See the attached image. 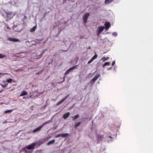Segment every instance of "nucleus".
<instances>
[{
  "instance_id": "obj_42",
  "label": "nucleus",
  "mask_w": 153,
  "mask_h": 153,
  "mask_svg": "<svg viewBox=\"0 0 153 153\" xmlns=\"http://www.w3.org/2000/svg\"><path fill=\"white\" fill-rule=\"evenodd\" d=\"M90 48H91L90 47H88V49H90Z\"/></svg>"
},
{
  "instance_id": "obj_15",
  "label": "nucleus",
  "mask_w": 153,
  "mask_h": 153,
  "mask_svg": "<svg viewBox=\"0 0 153 153\" xmlns=\"http://www.w3.org/2000/svg\"><path fill=\"white\" fill-rule=\"evenodd\" d=\"M96 81V76L93 78L90 81V83L92 84H93L94 83L95 81Z\"/></svg>"
},
{
  "instance_id": "obj_32",
  "label": "nucleus",
  "mask_w": 153,
  "mask_h": 153,
  "mask_svg": "<svg viewBox=\"0 0 153 153\" xmlns=\"http://www.w3.org/2000/svg\"><path fill=\"white\" fill-rule=\"evenodd\" d=\"M25 152L26 153H31V152L25 149Z\"/></svg>"
},
{
  "instance_id": "obj_37",
  "label": "nucleus",
  "mask_w": 153,
  "mask_h": 153,
  "mask_svg": "<svg viewBox=\"0 0 153 153\" xmlns=\"http://www.w3.org/2000/svg\"><path fill=\"white\" fill-rule=\"evenodd\" d=\"M115 63V61H113L112 62V65H114V64Z\"/></svg>"
},
{
  "instance_id": "obj_13",
  "label": "nucleus",
  "mask_w": 153,
  "mask_h": 153,
  "mask_svg": "<svg viewBox=\"0 0 153 153\" xmlns=\"http://www.w3.org/2000/svg\"><path fill=\"white\" fill-rule=\"evenodd\" d=\"M55 141V140H53L51 141H50L47 143V145L49 146L52 144L54 143Z\"/></svg>"
},
{
  "instance_id": "obj_24",
  "label": "nucleus",
  "mask_w": 153,
  "mask_h": 153,
  "mask_svg": "<svg viewBox=\"0 0 153 153\" xmlns=\"http://www.w3.org/2000/svg\"><path fill=\"white\" fill-rule=\"evenodd\" d=\"M79 117V114H77L76 115H75L74 117L73 118V119H72L73 120H75L77 119Z\"/></svg>"
},
{
  "instance_id": "obj_44",
  "label": "nucleus",
  "mask_w": 153,
  "mask_h": 153,
  "mask_svg": "<svg viewBox=\"0 0 153 153\" xmlns=\"http://www.w3.org/2000/svg\"><path fill=\"white\" fill-rule=\"evenodd\" d=\"M3 73H0V75L2 74Z\"/></svg>"
},
{
  "instance_id": "obj_21",
  "label": "nucleus",
  "mask_w": 153,
  "mask_h": 153,
  "mask_svg": "<svg viewBox=\"0 0 153 153\" xmlns=\"http://www.w3.org/2000/svg\"><path fill=\"white\" fill-rule=\"evenodd\" d=\"M109 59L108 57H103L102 58L101 60L103 61H105Z\"/></svg>"
},
{
  "instance_id": "obj_11",
  "label": "nucleus",
  "mask_w": 153,
  "mask_h": 153,
  "mask_svg": "<svg viewBox=\"0 0 153 153\" xmlns=\"http://www.w3.org/2000/svg\"><path fill=\"white\" fill-rule=\"evenodd\" d=\"M95 54L93 57L89 60L88 62V64H90L95 59H96V52L94 51Z\"/></svg>"
},
{
  "instance_id": "obj_6",
  "label": "nucleus",
  "mask_w": 153,
  "mask_h": 153,
  "mask_svg": "<svg viewBox=\"0 0 153 153\" xmlns=\"http://www.w3.org/2000/svg\"><path fill=\"white\" fill-rule=\"evenodd\" d=\"M36 145V144L34 143H32L30 145H28L26 147V148L29 150L32 149H33Z\"/></svg>"
},
{
  "instance_id": "obj_40",
  "label": "nucleus",
  "mask_w": 153,
  "mask_h": 153,
  "mask_svg": "<svg viewBox=\"0 0 153 153\" xmlns=\"http://www.w3.org/2000/svg\"><path fill=\"white\" fill-rule=\"evenodd\" d=\"M7 28L8 29H10V28H9V27H7Z\"/></svg>"
},
{
  "instance_id": "obj_31",
  "label": "nucleus",
  "mask_w": 153,
  "mask_h": 153,
  "mask_svg": "<svg viewBox=\"0 0 153 153\" xmlns=\"http://www.w3.org/2000/svg\"><path fill=\"white\" fill-rule=\"evenodd\" d=\"M22 71V69H18L15 70V71L16 72H17Z\"/></svg>"
},
{
  "instance_id": "obj_22",
  "label": "nucleus",
  "mask_w": 153,
  "mask_h": 153,
  "mask_svg": "<svg viewBox=\"0 0 153 153\" xmlns=\"http://www.w3.org/2000/svg\"><path fill=\"white\" fill-rule=\"evenodd\" d=\"M13 111V110H8L7 111H5L4 113V114H7V113H11L12 111Z\"/></svg>"
},
{
  "instance_id": "obj_18",
  "label": "nucleus",
  "mask_w": 153,
  "mask_h": 153,
  "mask_svg": "<svg viewBox=\"0 0 153 153\" xmlns=\"http://www.w3.org/2000/svg\"><path fill=\"white\" fill-rule=\"evenodd\" d=\"M27 93L26 91H23L20 94V96H22L27 95Z\"/></svg>"
},
{
  "instance_id": "obj_30",
  "label": "nucleus",
  "mask_w": 153,
  "mask_h": 153,
  "mask_svg": "<svg viewBox=\"0 0 153 153\" xmlns=\"http://www.w3.org/2000/svg\"><path fill=\"white\" fill-rule=\"evenodd\" d=\"M69 50V48H68L66 50H60V51L62 52H67Z\"/></svg>"
},
{
  "instance_id": "obj_33",
  "label": "nucleus",
  "mask_w": 153,
  "mask_h": 153,
  "mask_svg": "<svg viewBox=\"0 0 153 153\" xmlns=\"http://www.w3.org/2000/svg\"><path fill=\"white\" fill-rule=\"evenodd\" d=\"M60 136H61V134H59L56 135V136L55 137H58Z\"/></svg>"
},
{
  "instance_id": "obj_10",
  "label": "nucleus",
  "mask_w": 153,
  "mask_h": 153,
  "mask_svg": "<svg viewBox=\"0 0 153 153\" xmlns=\"http://www.w3.org/2000/svg\"><path fill=\"white\" fill-rule=\"evenodd\" d=\"M8 39L9 41L14 42H16L19 41V40L18 39L15 38L8 37Z\"/></svg>"
},
{
  "instance_id": "obj_5",
  "label": "nucleus",
  "mask_w": 153,
  "mask_h": 153,
  "mask_svg": "<svg viewBox=\"0 0 153 153\" xmlns=\"http://www.w3.org/2000/svg\"><path fill=\"white\" fill-rule=\"evenodd\" d=\"M103 139V135H98L97 138V143H100V142H102Z\"/></svg>"
},
{
  "instance_id": "obj_27",
  "label": "nucleus",
  "mask_w": 153,
  "mask_h": 153,
  "mask_svg": "<svg viewBox=\"0 0 153 153\" xmlns=\"http://www.w3.org/2000/svg\"><path fill=\"white\" fill-rule=\"evenodd\" d=\"M42 41V40L40 39H36L35 40V42L36 44H39V43L40 42H41Z\"/></svg>"
},
{
  "instance_id": "obj_25",
  "label": "nucleus",
  "mask_w": 153,
  "mask_h": 153,
  "mask_svg": "<svg viewBox=\"0 0 153 153\" xmlns=\"http://www.w3.org/2000/svg\"><path fill=\"white\" fill-rule=\"evenodd\" d=\"M110 63L108 62H105L103 65V67H104L106 65H110Z\"/></svg>"
},
{
  "instance_id": "obj_28",
  "label": "nucleus",
  "mask_w": 153,
  "mask_h": 153,
  "mask_svg": "<svg viewBox=\"0 0 153 153\" xmlns=\"http://www.w3.org/2000/svg\"><path fill=\"white\" fill-rule=\"evenodd\" d=\"M5 12L7 16L8 15H11L12 14V12H11L5 11Z\"/></svg>"
},
{
  "instance_id": "obj_48",
  "label": "nucleus",
  "mask_w": 153,
  "mask_h": 153,
  "mask_svg": "<svg viewBox=\"0 0 153 153\" xmlns=\"http://www.w3.org/2000/svg\"><path fill=\"white\" fill-rule=\"evenodd\" d=\"M30 133V131H29V132H28V133Z\"/></svg>"
},
{
  "instance_id": "obj_45",
  "label": "nucleus",
  "mask_w": 153,
  "mask_h": 153,
  "mask_svg": "<svg viewBox=\"0 0 153 153\" xmlns=\"http://www.w3.org/2000/svg\"><path fill=\"white\" fill-rule=\"evenodd\" d=\"M13 27H16V26H15V25H14V26H13Z\"/></svg>"
},
{
  "instance_id": "obj_12",
  "label": "nucleus",
  "mask_w": 153,
  "mask_h": 153,
  "mask_svg": "<svg viewBox=\"0 0 153 153\" xmlns=\"http://www.w3.org/2000/svg\"><path fill=\"white\" fill-rule=\"evenodd\" d=\"M70 113L69 112H68L64 114L63 115V117L64 119H66L70 115Z\"/></svg>"
},
{
  "instance_id": "obj_19",
  "label": "nucleus",
  "mask_w": 153,
  "mask_h": 153,
  "mask_svg": "<svg viewBox=\"0 0 153 153\" xmlns=\"http://www.w3.org/2000/svg\"><path fill=\"white\" fill-rule=\"evenodd\" d=\"M113 0H105V4H107L112 2Z\"/></svg>"
},
{
  "instance_id": "obj_39",
  "label": "nucleus",
  "mask_w": 153,
  "mask_h": 153,
  "mask_svg": "<svg viewBox=\"0 0 153 153\" xmlns=\"http://www.w3.org/2000/svg\"><path fill=\"white\" fill-rule=\"evenodd\" d=\"M108 137L110 138H112V137L111 136H109Z\"/></svg>"
},
{
  "instance_id": "obj_7",
  "label": "nucleus",
  "mask_w": 153,
  "mask_h": 153,
  "mask_svg": "<svg viewBox=\"0 0 153 153\" xmlns=\"http://www.w3.org/2000/svg\"><path fill=\"white\" fill-rule=\"evenodd\" d=\"M104 27L103 26L99 27L98 28V30L97 33V35L99 36L101 33L104 30Z\"/></svg>"
},
{
  "instance_id": "obj_2",
  "label": "nucleus",
  "mask_w": 153,
  "mask_h": 153,
  "mask_svg": "<svg viewBox=\"0 0 153 153\" xmlns=\"http://www.w3.org/2000/svg\"><path fill=\"white\" fill-rule=\"evenodd\" d=\"M77 65H76L70 68L66 71V72L65 73V74L66 75L68 74L71 71H73L74 69L76 68H77Z\"/></svg>"
},
{
  "instance_id": "obj_34",
  "label": "nucleus",
  "mask_w": 153,
  "mask_h": 153,
  "mask_svg": "<svg viewBox=\"0 0 153 153\" xmlns=\"http://www.w3.org/2000/svg\"><path fill=\"white\" fill-rule=\"evenodd\" d=\"M1 85L3 88H5L6 87V85L4 84H1Z\"/></svg>"
},
{
  "instance_id": "obj_9",
  "label": "nucleus",
  "mask_w": 153,
  "mask_h": 153,
  "mask_svg": "<svg viewBox=\"0 0 153 153\" xmlns=\"http://www.w3.org/2000/svg\"><path fill=\"white\" fill-rule=\"evenodd\" d=\"M105 28L106 30L109 29L111 26V24L109 22L105 23L104 24Z\"/></svg>"
},
{
  "instance_id": "obj_23",
  "label": "nucleus",
  "mask_w": 153,
  "mask_h": 153,
  "mask_svg": "<svg viewBox=\"0 0 153 153\" xmlns=\"http://www.w3.org/2000/svg\"><path fill=\"white\" fill-rule=\"evenodd\" d=\"M81 122H78L76 123L75 125V128H76L78 127L80 124Z\"/></svg>"
},
{
  "instance_id": "obj_36",
  "label": "nucleus",
  "mask_w": 153,
  "mask_h": 153,
  "mask_svg": "<svg viewBox=\"0 0 153 153\" xmlns=\"http://www.w3.org/2000/svg\"><path fill=\"white\" fill-rule=\"evenodd\" d=\"M74 104L71 107H70V108H69V109H71L72 108H73V107L74 106Z\"/></svg>"
},
{
  "instance_id": "obj_29",
  "label": "nucleus",
  "mask_w": 153,
  "mask_h": 153,
  "mask_svg": "<svg viewBox=\"0 0 153 153\" xmlns=\"http://www.w3.org/2000/svg\"><path fill=\"white\" fill-rule=\"evenodd\" d=\"M5 55L0 53V58H3L4 57Z\"/></svg>"
},
{
  "instance_id": "obj_35",
  "label": "nucleus",
  "mask_w": 153,
  "mask_h": 153,
  "mask_svg": "<svg viewBox=\"0 0 153 153\" xmlns=\"http://www.w3.org/2000/svg\"><path fill=\"white\" fill-rule=\"evenodd\" d=\"M100 75L99 74H98L97 75H96V79H97V78L100 76Z\"/></svg>"
},
{
  "instance_id": "obj_8",
  "label": "nucleus",
  "mask_w": 153,
  "mask_h": 153,
  "mask_svg": "<svg viewBox=\"0 0 153 153\" xmlns=\"http://www.w3.org/2000/svg\"><path fill=\"white\" fill-rule=\"evenodd\" d=\"M42 128V126H40L37 128L34 129L32 131V132L33 133H35L36 132H39L40 131L41 128Z\"/></svg>"
},
{
  "instance_id": "obj_38",
  "label": "nucleus",
  "mask_w": 153,
  "mask_h": 153,
  "mask_svg": "<svg viewBox=\"0 0 153 153\" xmlns=\"http://www.w3.org/2000/svg\"><path fill=\"white\" fill-rule=\"evenodd\" d=\"M92 76L91 75V73H90L89 74V75H88V77H91Z\"/></svg>"
},
{
  "instance_id": "obj_14",
  "label": "nucleus",
  "mask_w": 153,
  "mask_h": 153,
  "mask_svg": "<svg viewBox=\"0 0 153 153\" xmlns=\"http://www.w3.org/2000/svg\"><path fill=\"white\" fill-rule=\"evenodd\" d=\"M46 51V50H44L42 51V52L39 55L37 56V59H39L42 56L43 53H44L45 51Z\"/></svg>"
},
{
  "instance_id": "obj_46",
  "label": "nucleus",
  "mask_w": 153,
  "mask_h": 153,
  "mask_svg": "<svg viewBox=\"0 0 153 153\" xmlns=\"http://www.w3.org/2000/svg\"><path fill=\"white\" fill-rule=\"evenodd\" d=\"M95 72H94L93 74H92V75H94V74Z\"/></svg>"
},
{
  "instance_id": "obj_16",
  "label": "nucleus",
  "mask_w": 153,
  "mask_h": 153,
  "mask_svg": "<svg viewBox=\"0 0 153 153\" xmlns=\"http://www.w3.org/2000/svg\"><path fill=\"white\" fill-rule=\"evenodd\" d=\"M68 134L67 133L61 134V136L63 137H67L68 136Z\"/></svg>"
},
{
  "instance_id": "obj_17",
  "label": "nucleus",
  "mask_w": 153,
  "mask_h": 153,
  "mask_svg": "<svg viewBox=\"0 0 153 153\" xmlns=\"http://www.w3.org/2000/svg\"><path fill=\"white\" fill-rule=\"evenodd\" d=\"M51 120H50L47 121H46L44 123H43L41 126H42V127L43 126L47 124H49L51 122Z\"/></svg>"
},
{
  "instance_id": "obj_47",
  "label": "nucleus",
  "mask_w": 153,
  "mask_h": 153,
  "mask_svg": "<svg viewBox=\"0 0 153 153\" xmlns=\"http://www.w3.org/2000/svg\"><path fill=\"white\" fill-rule=\"evenodd\" d=\"M25 98V97H23V99H24Z\"/></svg>"
},
{
  "instance_id": "obj_3",
  "label": "nucleus",
  "mask_w": 153,
  "mask_h": 153,
  "mask_svg": "<svg viewBox=\"0 0 153 153\" xmlns=\"http://www.w3.org/2000/svg\"><path fill=\"white\" fill-rule=\"evenodd\" d=\"M69 94H68L65 97L63 98L61 100H60L56 104V105L58 106L61 104L64 101L69 97Z\"/></svg>"
},
{
  "instance_id": "obj_43",
  "label": "nucleus",
  "mask_w": 153,
  "mask_h": 153,
  "mask_svg": "<svg viewBox=\"0 0 153 153\" xmlns=\"http://www.w3.org/2000/svg\"><path fill=\"white\" fill-rule=\"evenodd\" d=\"M3 91V90H1V91H0V93H1V92L2 91Z\"/></svg>"
},
{
  "instance_id": "obj_41",
  "label": "nucleus",
  "mask_w": 153,
  "mask_h": 153,
  "mask_svg": "<svg viewBox=\"0 0 153 153\" xmlns=\"http://www.w3.org/2000/svg\"><path fill=\"white\" fill-rule=\"evenodd\" d=\"M8 84V83H6L4 85H6V86H7Z\"/></svg>"
},
{
  "instance_id": "obj_20",
  "label": "nucleus",
  "mask_w": 153,
  "mask_h": 153,
  "mask_svg": "<svg viewBox=\"0 0 153 153\" xmlns=\"http://www.w3.org/2000/svg\"><path fill=\"white\" fill-rule=\"evenodd\" d=\"M36 28V26H34L32 29H31L30 30V32H33L35 30Z\"/></svg>"
},
{
  "instance_id": "obj_1",
  "label": "nucleus",
  "mask_w": 153,
  "mask_h": 153,
  "mask_svg": "<svg viewBox=\"0 0 153 153\" xmlns=\"http://www.w3.org/2000/svg\"><path fill=\"white\" fill-rule=\"evenodd\" d=\"M90 14L89 13H87L85 14L82 17V19L84 25L87 23L88 18Z\"/></svg>"
},
{
  "instance_id": "obj_49",
  "label": "nucleus",
  "mask_w": 153,
  "mask_h": 153,
  "mask_svg": "<svg viewBox=\"0 0 153 153\" xmlns=\"http://www.w3.org/2000/svg\"><path fill=\"white\" fill-rule=\"evenodd\" d=\"M96 58H97V54H96Z\"/></svg>"
},
{
  "instance_id": "obj_4",
  "label": "nucleus",
  "mask_w": 153,
  "mask_h": 153,
  "mask_svg": "<svg viewBox=\"0 0 153 153\" xmlns=\"http://www.w3.org/2000/svg\"><path fill=\"white\" fill-rule=\"evenodd\" d=\"M69 94H68L65 97L63 98L61 100H60L56 104V105L58 106L61 104L64 101L69 97Z\"/></svg>"
},
{
  "instance_id": "obj_26",
  "label": "nucleus",
  "mask_w": 153,
  "mask_h": 153,
  "mask_svg": "<svg viewBox=\"0 0 153 153\" xmlns=\"http://www.w3.org/2000/svg\"><path fill=\"white\" fill-rule=\"evenodd\" d=\"M13 80L12 79L10 78L7 79V82L9 83H11Z\"/></svg>"
}]
</instances>
